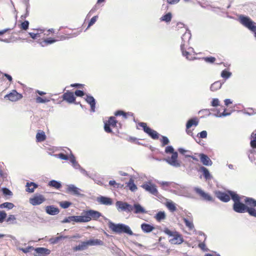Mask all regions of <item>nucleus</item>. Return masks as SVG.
<instances>
[{"label": "nucleus", "instance_id": "41", "mask_svg": "<svg viewBox=\"0 0 256 256\" xmlns=\"http://www.w3.org/2000/svg\"><path fill=\"white\" fill-rule=\"evenodd\" d=\"M191 36V34L190 30H186V32H184V34L182 35V39L183 40H188Z\"/></svg>", "mask_w": 256, "mask_h": 256}, {"label": "nucleus", "instance_id": "5", "mask_svg": "<svg viewBox=\"0 0 256 256\" xmlns=\"http://www.w3.org/2000/svg\"><path fill=\"white\" fill-rule=\"evenodd\" d=\"M164 232L167 235L172 237V238L170 240V242L172 244H180L184 242L183 238L179 232L176 231H172L168 228H165Z\"/></svg>", "mask_w": 256, "mask_h": 256}, {"label": "nucleus", "instance_id": "42", "mask_svg": "<svg viewBox=\"0 0 256 256\" xmlns=\"http://www.w3.org/2000/svg\"><path fill=\"white\" fill-rule=\"evenodd\" d=\"M50 100L47 98H42L40 96H38L36 98V102L37 103H46L50 102Z\"/></svg>", "mask_w": 256, "mask_h": 256}, {"label": "nucleus", "instance_id": "58", "mask_svg": "<svg viewBox=\"0 0 256 256\" xmlns=\"http://www.w3.org/2000/svg\"><path fill=\"white\" fill-rule=\"evenodd\" d=\"M65 238H66V236H56V237L54 238H53L54 240H53L52 242L53 243L58 242L60 240H61L62 239H64Z\"/></svg>", "mask_w": 256, "mask_h": 256}, {"label": "nucleus", "instance_id": "31", "mask_svg": "<svg viewBox=\"0 0 256 256\" xmlns=\"http://www.w3.org/2000/svg\"><path fill=\"white\" fill-rule=\"evenodd\" d=\"M200 170L203 173V175L206 180H209L211 178V176L208 170L204 166H201Z\"/></svg>", "mask_w": 256, "mask_h": 256}, {"label": "nucleus", "instance_id": "10", "mask_svg": "<svg viewBox=\"0 0 256 256\" xmlns=\"http://www.w3.org/2000/svg\"><path fill=\"white\" fill-rule=\"evenodd\" d=\"M141 186L146 190L154 196H156L158 194V192L156 188V185L152 184L150 182H148L144 184Z\"/></svg>", "mask_w": 256, "mask_h": 256}, {"label": "nucleus", "instance_id": "63", "mask_svg": "<svg viewBox=\"0 0 256 256\" xmlns=\"http://www.w3.org/2000/svg\"><path fill=\"white\" fill-rule=\"evenodd\" d=\"M222 110H224V112L222 113H218V116H226L229 114L228 113H226V109L224 108H223Z\"/></svg>", "mask_w": 256, "mask_h": 256}, {"label": "nucleus", "instance_id": "51", "mask_svg": "<svg viewBox=\"0 0 256 256\" xmlns=\"http://www.w3.org/2000/svg\"><path fill=\"white\" fill-rule=\"evenodd\" d=\"M2 190L3 192V194L4 196H12V192L7 188H2Z\"/></svg>", "mask_w": 256, "mask_h": 256}, {"label": "nucleus", "instance_id": "55", "mask_svg": "<svg viewBox=\"0 0 256 256\" xmlns=\"http://www.w3.org/2000/svg\"><path fill=\"white\" fill-rule=\"evenodd\" d=\"M198 136L200 138H204L207 136V132L206 130H203L198 134Z\"/></svg>", "mask_w": 256, "mask_h": 256}, {"label": "nucleus", "instance_id": "8", "mask_svg": "<svg viewBox=\"0 0 256 256\" xmlns=\"http://www.w3.org/2000/svg\"><path fill=\"white\" fill-rule=\"evenodd\" d=\"M118 121L114 116H110L108 120L104 123V130L108 133L112 132V130L110 126L114 128L116 126Z\"/></svg>", "mask_w": 256, "mask_h": 256}, {"label": "nucleus", "instance_id": "3", "mask_svg": "<svg viewBox=\"0 0 256 256\" xmlns=\"http://www.w3.org/2000/svg\"><path fill=\"white\" fill-rule=\"evenodd\" d=\"M108 227L113 232L116 234L125 233L130 236L134 234L130 228L128 226L122 224H116L112 222H109Z\"/></svg>", "mask_w": 256, "mask_h": 256}, {"label": "nucleus", "instance_id": "33", "mask_svg": "<svg viewBox=\"0 0 256 256\" xmlns=\"http://www.w3.org/2000/svg\"><path fill=\"white\" fill-rule=\"evenodd\" d=\"M48 186L53 187L56 189H59L62 187L61 184L55 180H50L48 183Z\"/></svg>", "mask_w": 256, "mask_h": 256}, {"label": "nucleus", "instance_id": "62", "mask_svg": "<svg viewBox=\"0 0 256 256\" xmlns=\"http://www.w3.org/2000/svg\"><path fill=\"white\" fill-rule=\"evenodd\" d=\"M206 61L212 63L215 62L216 58L214 57H207L205 58Z\"/></svg>", "mask_w": 256, "mask_h": 256}, {"label": "nucleus", "instance_id": "28", "mask_svg": "<svg viewBox=\"0 0 256 256\" xmlns=\"http://www.w3.org/2000/svg\"><path fill=\"white\" fill-rule=\"evenodd\" d=\"M88 244L86 242H82L80 244L76 246L73 248V250L74 252L78 250H83L88 248Z\"/></svg>", "mask_w": 256, "mask_h": 256}, {"label": "nucleus", "instance_id": "11", "mask_svg": "<svg viewBox=\"0 0 256 256\" xmlns=\"http://www.w3.org/2000/svg\"><path fill=\"white\" fill-rule=\"evenodd\" d=\"M230 190H228L227 192H222L221 191H216L215 192L216 196L221 201L223 202H228L230 199Z\"/></svg>", "mask_w": 256, "mask_h": 256}, {"label": "nucleus", "instance_id": "15", "mask_svg": "<svg viewBox=\"0 0 256 256\" xmlns=\"http://www.w3.org/2000/svg\"><path fill=\"white\" fill-rule=\"evenodd\" d=\"M62 98L64 100L70 104L73 103L76 100V98L74 93L70 91L64 92L62 96Z\"/></svg>", "mask_w": 256, "mask_h": 256}, {"label": "nucleus", "instance_id": "39", "mask_svg": "<svg viewBox=\"0 0 256 256\" xmlns=\"http://www.w3.org/2000/svg\"><path fill=\"white\" fill-rule=\"evenodd\" d=\"M156 218L158 221H160L166 218V214L164 212H159L157 213Z\"/></svg>", "mask_w": 256, "mask_h": 256}, {"label": "nucleus", "instance_id": "60", "mask_svg": "<svg viewBox=\"0 0 256 256\" xmlns=\"http://www.w3.org/2000/svg\"><path fill=\"white\" fill-rule=\"evenodd\" d=\"M74 94L78 96H82L84 95V92L81 90H76Z\"/></svg>", "mask_w": 256, "mask_h": 256}, {"label": "nucleus", "instance_id": "40", "mask_svg": "<svg viewBox=\"0 0 256 256\" xmlns=\"http://www.w3.org/2000/svg\"><path fill=\"white\" fill-rule=\"evenodd\" d=\"M221 86V84L218 82H216L212 84L210 86V90L212 91H216L219 89Z\"/></svg>", "mask_w": 256, "mask_h": 256}, {"label": "nucleus", "instance_id": "17", "mask_svg": "<svg viewBox=\"0 0 256 256\" xmlns=\"http://www.w3.org/2000/svg\"><path fill=\"white\" fill-rule=\"evenodd\" d=\"M97 201L100 204L106 206H110L112 204V198L104 196L98 197L97 198Z\"/></svg>", "mask_w": 256, "mask_h": 256}, {"label": "nucleus", "instance_id": "57", "mask_svg": "<svg viewBox=\"0 0 256 256\" xmlns=\"http://www.w3.org/2000/svg\"><path fill=\"white\" fill-rule=\"evenodd\" d=\"M68 160L74 165L76 163V158L72 154H71L70 156H68Z\"/></svg>", "mask_w": 256, "mask_h": 256}, {"label": "nucleus", "instance_id": "52", "mask_svg": "<svg viewBox=\"0 0 256 256\" xmlns=\"http://www.w3.org/2000/svg\"><path fill=\"white\" fill-rule=\"evenodd\" d=\"M30 36L34 40H36L40 38V34L38 33H34V32H29L28 33Z\"/></svg>", "mask_w": 256, "mask_h": 256}, {"label": "nucleus", "instance_id": "25", "mask_svg": "<svg viewBox=\"0 0 256 256\" xmlns=\"http://www.w3.org/2000/svg\"><path fill=\"white\" fill-rule=\"evenodd\" d=\"M141 228L144 232H150L152 231L154 228L150 224L144 223L141 224Z\"/></svg>", "mask_w": 256, "mask_h": 256}, {"label": "nucleus", "instance_id": "7", "mask_svg": "<svg viewBox=\"0 0 256 256\" xmlns=\"http://www.w3.org/2000/svg\"><path fill=\"white\" fill-rule=\"evenodd\" d=\"M138 125L140 127L142 128L144 131L152 138L154 140H157L158 138V133L156 130H153L148 126L146 122H140L138 124Z\"/></svg>", "mask_w": 256, "mask_h": 256}, {"label": "nucleus", "instance_id": "24", "mask_svg": "<svg viewBox=\"0 0 256 256\" xmlns=\"http://www.w3.org/2000/svg\"><path fill=\"white\" fill-rule=\"evenodd\" d=\"M36 139L38 142H42L46 140V136L44 131L39 130L36 135Z\"/></svg>", "mask_w": 256, "mask_h": 256}, {"label": "nucleus", "instance_id": "61", "mask_svg": "<svg viewBox=\"0 0 256 256\" xmlns=\"http://www.w3.org/2000/svg\"><path fill=\"white\" fill-rule=\"evenodd\" d=\"M219 100L218 98H214L212 102V105L213 106H216L219 105Z\"/></svg>", "mask_w": 256, "mask_h": 256}, {"label": "nucleus", "instance_id": "16", "mask_svg": "<svg viewBox=\"0 0 256 256\" xmlns=\"http://www.w3.org/2000/svg\"><path fill=\"white\" fill-rule=\"evenodd\" d=\"M116 206L118 210L120 209L123 211L130 212L132 210L131 206L125 202L118 201L116 202Z\"/></svg>", "mask_w": 256, "mask_h": 256}, {"label": "nucleus", "instance_id": "12", "mask_svg": "<svg viewBox=\"0 0 256 256\" xmlns=\"http://www.w3.org/2000/svg\"><path fill=\"white\" fill-rule=\"evenodd\" d=\"M22 98V95L18 93L16 90H12L10 94L6 95L4 98H8L12 102H16L20 100Z\"/></svg>", "mask_w": 256, "mask_h": 256}, {"label": "nucleus", "instance_id": "34", "mask_svg": "<svg viewBox=\"0 0 256 256\" xmlns=\"http://www.w3.org/2000/svg\"><path fill=\"white\" fill-rule=\"evenodd\" d=\"M134 212L136 214H144L146 212L144 209L139 204H134Z\"/></svg>", "mask_w": 256, "mask_h": 256}, {"label": "nucleus", "instance_id": "18", "mask_svg": "<svg viewBox=\"0 0 256 256\" xmlns=\"http://www.w3.org/2000/svg\"><path fill=\"white\" fill-rule=\"evenodd\" d=\"M198 156L200 158L201 162L204 165L208 166L212 165V162L208 156L204 154H198Z\"/></svg>", "mask_w": 256, "mask_h": 256}, {"label": "nucleus", "instance_id": "14", "mask_svg": "<svg viewBox=\"0 0 256 256\" xmlns=\"http://www.w3.org/2000/svg\"><path fill=\"white\" fill-rule=\"evenodd\" d=\"M34 256H46L49 254L50 250L44 248H34Z\"/></svg>", "mask_w": 256, "mask_h": 256}, {"label": "nucleus", "instance_id": "22", "mask_svg": "<svg viewBox=\"0 0 256 256\" xmlns=\"http://www.w3.org/2000/svg\"><path fill=\"white\" fill-rule=\"evenodd\" d=\"M67 192L72 194L74 195L79 196L80 195V189L74 185H70L67 188Z\"/></svg>", "mask_w": 256, "mask_h": 256}, {"label": "nucleus", "instance_id": "13", "mask_svg": "<svg viewBox=\"0 0 256 256\" xmlns=\"http://www.w3.org/2000/svg\"><path fill=\"white\" fill-rule=\"evenodd\" d=\"M194 190L202 200L206 201L213 200L212 198L208 194L206 193L201 188H194Z\"/></svg>", "mask_w": 256, "mask_h": 256}, {"label": "nucleus", "instance_id": "32", "mask_svg": "<svg viewBox=\"0 0 256 256\" xmlns=\"http://www.w3.org/2000/svg\"><path fill=\"white\" fill-rule=\"evenodd\" d=\"M172 18V14L170 12H168L165 15L162 16L160 18L161 21H164L166 22H170Z\"/></svg>", "mask_w": 256, "mask_h": 256}, {"label": "nucleus", "instance_id": "29", "mask_svg": "<svg viewBox=\"0 0 256 256\" xmlns=\"http://www.w3.org/2000/svg\"><path fill=\"white\" fill-rule=\"evenodd\" d=\"M198 124V120L196 118H192L189 120L186 124V129L188 130L192 126H196Z\"/></svg>", "mask_w": 256, "mask_h": 256}, {"label": "nucleus", "instance_id": "47", "mask_svg": "<svg viewBox=\"0 0 256 256\" xmlns=\"http://www.w3.org/2000/svg\"><path fill=\"white\" fill-rule=\"evenodd\" d=\"M6 213L4 211H0V223H2L4 222L6 218Z\"/></svg>", "mask_w": 256, "mask_h": 256}, {"label": "nucleus", "instance_id": "64", "mask_svg": "<svg viewBox=\"0 0 256 256\" xmlns=\"http://www.w3.org/2000/svg\"><path fill=\"white\" fill-rule=\"evenodd\" d=\"M185 157L186 158H192V160H194L195 161H196L198 162V158H196V157H195L194 156H192V155H189V154H186L185 155Z\"/></svg>", "mask_w": 256, "mask_h": 256}, {"label": "nucleus", "instance_id": "48", "mask_svg": "<svg viewBox=\"0 0 256 256\" xmlns=\"http://www.w3.org/2000/svg\"><path fill=\"white\" fill-rule=\"evenodd\" d=\"M28 26L29 22L28 20H25L21 24V28L23 30H27L28 28Z\"/></svg>", "mask_w": 256, "mask_h": 256}, {"label": "nucleus", "instance_id": "53", "mask_svg": "<svg viewBox=\"0 0 256 256\" xmlns=\"http://www.w3.org/2000/svg\"><path fill=\"white\" fill-rule=\"evenodd\" d=\"M98 16H93L90 20L89 23H88V28H90V26H92V25H93L95 22H96V20L98 18Z\"/></svg>", "mask_w": 256, "mask_h": 256}, {"label": "nucleus", "instance_id": "49", "mask_svg": "<svg viewBox=\"0 0 256 256\" xmlns=\"http://www.w3.org/2000/svg\"><path fill=\"white\" fill-rule=\"evenodd\" d=\"M16 220V218L14 215L10 214L9 215L8 218L6 219V222L8 223H13Z\"/></svg>", "mask_w": 256, "mask_h": 256}, {"label": "nucleus", "instance_id": "9", "mask_svg": "<svg viewBox=\"0 0 256 256\" xmlns=\"http://www.w3.org/2000/svg\"><path fill=\"white\" fill-rule=\"evenodd\" d=\"M45 197L40 194H36L30 198L29 202L33 206L40 205L46 201Z\"/></svg>", "mask_w": 256, "mask_h": 256}, {"label": "nucleus", "instance_id": "50", "mask_svg": "<svg viewBox=\"0 0 256 256\" xmlns=\"http://www.w3.org/2000/svg\"><path fill=\"white\" fill-rule=\"evenodd\" d=\"M162 142V146H164L168 144L169 143V140L168 138L166 136H162V138L160 140Z\"/></svg>", "mask_w": 256, "mask_h": 256}, {"label": "nucleus", "instance_id": "56", "mask_svg": "<svg viewBox=\"0 0 256 256\" xmlns=\"http://www.w3.org/2000/svg\"><path fill=\"white\" fill-rule=\"evenodd\" d=\"M58 156L62 160H68V156L67 155H66L64 154H62V153L58 154Z\"/></svg>", "mask_w": 256, "mask_h": 256}, {"label": "nucleus", "instance_id": "19", "mask_svg": "<svg viewBox=\"0 0 256 256\" xmlns=\"http://www.w3.org/2000/svg\"><path fill=\"white\" fill-rule=\"evenodd\" d=\"M182 54L186 57V58L189 60H192L194 59H195L196 58V54L193 52L194 49H188L190 50V51H186L184 49H182Z\"/></svg>", "mask_w": 256, "mask_h": 256}, {"label": "nucleus", "instance_id": "23", "mask_svg": "<svg viewBox=\"0 0 256 256\" xmlns=\"http://www.w3.org/2000/svg\"><path fill=\"white\" fill-rule=\"evenodd\" d=\"M86 102L90 106L91 110L94 112L96 106V101L93 96L86 95Z\"/></svg>", "mask_w": 256, "mask_h": 256}, {"label": "nucleus", "instance_id": "27", "mask_svg": "<svg viewBox=\"0 0 256 256\" xmlns=\"http://www.w3.org/2000/svg\"><path fill=\"white\" fill-rule=\"evenodd\" d=\"M26 187V192H33L34 190L37 188L38 185L33 182H27Z\"/></svg>", "mask_w": 256, "mask_h": 256}, {"label": "nucleus", "instance_id": "46", "mask_svg": "<svg viewBox=\"0 0 256 256\" xmlns=\"http://www.w3.org/2000/svg\"><path fill=\"white\" fill-rule=\"evenodd\" d=\"M109 184L111 186H113L114 188H122L123 186L122 184H121L118 183H116V182L114 180H112L109 182Z\"/></svg>", "mask_w": 256, "mask_h": 256}, {"label": "nucleus", "instance_id": "54", "mask_svg": "<svg viewBox=\"0 0 256 256\" xmlns=\"http://www.w3.org/2000/svg\"><path fill=\"white\" fill-rule=\"evenodd\" d=\"M34 248L33 246H28L26 248H22L21 250L24 252V253H28V252H30L32 250H34Z\"/></svg>", "mask_w": 256, "mask_h": 256}, {"label": "nucleus", "instance_id": "21", "mask_svg": "<svg viewBox=\"0 0 256 256\" xmlns=\"http://www.w3.org/2000/svg\"><path fill=\"white\" fill-rule=\"evenodd\" d=\"M46 210L48 214L50 215H56L60 212L59 209L53 206H47L46 208Z\"/></svg>", "mask_w": 256, "mask_h": 256}, {"label": "nucleus", "instance_id": "37", "mask_svg": "<svg viewBox=\"0 0 256 256\" xmlns=\"http://www.w3.org/2000/svg\"><path fill=\"white\" fill-rule=\"evenodd\" d=\"M14 206L12 202H6L0 204V208H6L8 210H11Z\"/></svg>", "mask_w": 256, "mask_h": 256}, {"label": "nucleus", "instance_id": "44", "mask_svg": "<svg viewBox=\"0 0 256 256\" xmlns=\"http://www.w3.org/2000/svg\"><path fill=\"white\" fill-rule=\"evenodd\" d=\"M72 203L68 201H62L60 202V206L63 208H67Z\"/></svg>", "mask_w": 256, "mask_h": 256}, {"label": "nucleus", "instance_id": "2", "mask_svg": "<svg viewBox=\"0 0 256 256\" xmlns=\"http://www.w3.org/2000/svg\"><path fill=\"white\" fill-rule=\"evenodd\" d=\"M100 216V212L90 210L84 212L82 216H70V219L76 222H86L92 220H97Z\"/></svg>", "mask_w": 256, "mask_h": 256}, {"label": "nucleus", "instance_id": "59", "mask_svg": "<svg viewBox=\"0 0 256 256\" xmlns=\"http://www.w3.org/2000/svg\"><path fill=\"white\" fill-rule=\"evenodd\" d=\"M160 184L162 186L163 188H164V187L170 186L171 184V182H160Z\"/></svg>", "mask_w": 256, "mask_h": 256}, {"label": "nucleus", "instance_id": "1", "mask_svg": "<svg viewBox=\"0 0 256 256\" xmlns=\"http://www.w3.org/2000/svg\"><path fill=\"white\" fill-rule=\"evenodd\" d=\"M234 201L233 210L238 213L247 212L252 216L256 218V200L249 197L244 198L243 204L240 202V196L234 192H229Z\"/></svg>", "mask_w": 256, "mask_h": 256}, {"label": "nucleus", "instance_id": "35", "mask_svg": "<svg viewBox=\"0 0 256 256\" xmlns=\"http://www.w3.org/2000/svg\"><path fill=\"white\" fill-rule=\"evenodd\" d=\"M251 138H253L250 141V144L252 148H256V130L252 134Z\"/></svg>", "mask_w": 256, "mask_h": 256}, {"label": "nucleus", "instance_id": "43", "mask_svg": "<svg viewBox=\"0 0 256 256\" xmlns=\"http://www.w3.org/2000/svg\"><path fill=\"white\" fill-rule=\"evenodd\" d=\"M114 115L116 116H123L124 118H127L128 116L130 115V114L129 113L125 112H124L122 110H118V111L115 112Z\"/></svg>", "mask_w": 256, "mask_h": 256}, {"label": "nucleus", "instance_id": "26", "mask_svg": "<svg viewBox=\"0 0 256 256\" xmlns=\"http://www.w3.org/2000/svg\"><path fill=\"white\" fill-rule=\"evenodd\" d=\"M88 246H102L104 242L99 239H93L86 241Z\"/></svg>", "mask_w": 256, "mask_h": 256}, {"label": "nucleus", "instance_id": "6", "mask_svg": "<svg viewBox=\"0 0 256 256\" xmlns=\"http://www.w3.org/2000/svg\"><path fill=\"white\" fill-rule=\"evenodd\" d=\"M240 22L244 26L252 32L256 31V24L249 17L240 16Z\"/></svg>", "mask_w": 256, "mask_h": 256}, {"label": "nucleus", "instance_id": "20", "mask_svg": "<svg viewBox=\"0 0 256 256\" xmlns=\"http://www.w3.org/2000/svg\"><path fill=\"white\" fill-rule=\"evenodd\" d=\"M58 40L52 38H48L40 42V46L42 47L48 46L49 44H54Z\"/></svg>", "mask_w": 256, "mask_h": 256}, {"label": "nucleus", "instance_id": "45", "mask_svg": "<svg viewBox=\"0 0 256 256\" xmlns=\"http://www.w3.org/2000/svg\"><path fill=\"white\" fill-rule=\"evenodd\" d=\"M232 74L231 72H228V70H224L222 71V73H221V76L224 78H225V79H227L228 78L230 77V76H231Z\"/></svg>", "mask_w": 256, "mask_h": 256}, {"label": "nucleus", "instance_id": "4", "mask_svg": "<svg viewBox=\"0 0 256 256\" xmlns=\"http://www.w3.org/2000/svg\"><path fill=\"white\" fill-rule=\"evenodd\" d=\"M165 152L166 154L170 153L172 154L171 157L168 158L166 160L170 165L175 166H180V162L178 160V154L176 152L174 151V149L172 146H168L165 149Z\"/></svg>", "mask_w": 256, "mask_h": 256}, {"label": "nucleus", "instance_id": "36", "mask_svg": "<svg viewBox=\"0 0 256 256\" xmlns=\"http://www.w3.org/2000/svg\"><path fill=\"white\" fill-rule=\"evenodd\" d=\"M183 220L185 223L186 226L189 230H192L194 228V225L192 220H190L186 218H183Z\"/></svg>", "mask_w": 256, "mask_h": 256}, {"label": "nucleus", "instance_id": "38", "mask_svg": "<svg viewBox=\"0 0 256 256\" xmlns=\"http://www.w3.org/2000/svg\"><path fill=\"white\" fill-rule=\"evenodd\" d=\"M166 206L167 207V208L170 212H173L176 211V206L172 202H167L166 203Z\"/></svg>", "mask_w": 256, "mask_h": 256}, {"label": "nucleus", "instance_id": "30", "mask_svg": "<svg viewBox=\"0 0 256 256\" xmlns=\"http://www.w3.org/2000/svg\"><path fill=\"white\" fill-rule=\"evenodd\" d=\"M126 186H128L132 192H134L138 188L136 186L134 183V180L132 178H130L128 182L126 183Z\"/></svg>", "mask_w": 256, "mask_h": 256}]
</instances>
